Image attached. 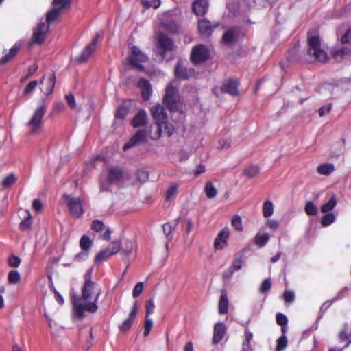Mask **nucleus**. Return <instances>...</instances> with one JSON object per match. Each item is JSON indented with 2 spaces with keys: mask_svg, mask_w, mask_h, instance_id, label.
Wrapping results in <instances>:
<instances>
[{
  "mask_svg": "<svg viewBox=\"0 0 351 351\" xmlns=\"http://www.w3.org/2000/svg\"><path fill=\"white\" fill-rule=\"evenodd\" d=\"M93 268H89L84 276V283L81 289L82 299L76 295L71 296L73 304V313L75 318L82 319L84 317V312L91 313H95L98 309L97 302L101 293V287L92 280Z\"/></svg>",
  "mask_w": 351,
  "mask_h": 351,
  "instance_id": "obj_1",
  "label": "nucleus"
},
{
  "mask_svg": "<svg viewBox=\"0 0 351 351\" xmlns=\"http://www.w3.org/2000/svg\"><path fill=\"white\" fill-rule=\"evenodd\" d=\"M47 112V106L43 103L38 106L30 116L26 127L29 135L34 136L40 133L44 123V117Z\"/></svg>",
  "mask_w": 351,
  "mask_h": 351,
  "instance_id": "obj_2",
  "label": "nucleus"
},
{
  "mask_svg": "<svg viewBox=\"0 0 351 351\" xmlns=\"http://www.w3.org/2000/svg\"><path fill=\"white\" fill-rule=\"evenodd\" d=\"M307 53L315 61L320 62H326L329 59L326 52L321 47L319 37L316 35L308 36Z\"/></svg>",
  "mask_w": 351,
  "mask_h": 351,
  "instance_id": "obj_3",
  "label": "nucleus"
},
{
  "mask_svg": "<svg viewBox=\"0 0 351 351\" xmlns=\"http://www.w3.org/2000/svg\"><path fill=\"white\" fill-rule=\"evenodd\" d=\"M163 102L171 112L179 110L180 96L172 83H170L166 88Z\"/></svg>",
  "mask_w": 351,
  "mask_h": 351,
  "instance_id": "obj_4",
  "label": "nucleus"
},
{
  "mask_svg": "<svg viewBox=\"0 0 351 351\" xmlns=\"http://www.w3.org/2000/svg\"><path fill=\"white\" fill-rule=\"evenodd\" d=\"M123 176V171L119 167H113L109 168L108 176L105 178V180L100 179V190L108 191L110 189V184L119 182Z\"/></svg>",
  "mask_w": 351,
  "mask_h": 351,
  "instance_id": "obj_5",
  "label": "nucleus"
},
{
  "mask_svg": "<svg viewBox=\"0 0 351 351\" xmlns=\"http://www.w3.org/2000/svg\"><path fill=\"white\" fill-rule=\"evenodd\" d=\"M69 3L70 0H53V8L47 12L46 19L43 20V23L49 25L51 23L55 21Z\"/></svg>",
  "mask_w": 351,
  "mask_h": 351,
  "instance_id": "obj_6",
  "label": "nucleus"
},
{
  "mask_svg": "<svg viewBox=\"0 0 351 351\" xmlns=\"http://www.w3.org/2000/svg\"><path fill=\"white\" fill-rule=\"evenodd\" d=\"M49 25L43 23V19L40 21L37 27L34 30L29 45H40L45 38L46 33L48 32Z\"/></svg>",
  "mask_w": 351,
  "mask_h": 351,
  "instance_id": "obj_7",
  "label": "nucleus"
},
{
  "mask_svg": "<svg viewBox=\"0 0 351 351\" xmlns=\"http://www.w3.org/2000/svg\"><path fill=\"white\" fill-rule=\"evenodd\" d=\"M209 57V51L204 45H198L193 47L191 59L195 64H201L206 61Z\"/></svg>",
  "mask_w": 351,
  "mask_h": 351,
  "instance_id": "obj_8",
  "label": "nucleus"
},
{
  "mask_svg": "<svg viewBox=\"0 0 351 351\" xmlns=\"http://www.w3.org/2000/svg\"><path fill=\"white\" fill-rule=\"evenodd\" d=\"M128 60L130 64L134 67L141 69V64L145 62L148 58L145 53H142L138 47L133 45L131 47V53Z\"/></svg>",
  "mask_w": 351,
  "mask_h": 351,
  "instance_id": "obj_9",
  "label": "nucleus"
},
{
  "mask_svg": "<svg viewBox=\"0 0 351 351\" xmlns=\"http://www.w3.org/2000/svg\"><path fill=\"white\" fill-rule=\"evenodd\" d=\"M147 130H138L123 146V150H128L132 147L144 143L147 141Z\"/></svg>",
  "mask_w": 351,
  "mask_h": 351,
  "instance_id": "obj_10",
  "label": "nucleus"
},
{
  "mask_svg": "<svg viewBox=\"0 0 351 351\" xmlns=\"http://www.w3.org/2000/svg\"><path fill=\"white\" fill-rule=\"evenodd\" d=\"M100 36L97 34L92 41L84 48L81 55L77 58V61L80 63L86 62L95 51L98 40Z\"/></svg>",
  "mask_w": 351,
  "mask_h": 351,
  "instance_id": "obj_11",
  "label": "nucleus"
},
{
  "mask_svg": "<svg viewBox=\"0 0 351 351\" xmlns=\"http://www.w3.org/2000/svg\"><path fill=\"white\" fill-rule=\"evenodd\" d=\"M66 206L71 215L75 218H80L84 214L83 204L80 199H66Z\"/></svg>",
  "mask_w": 351,
  "mask_h": 351,
  "instance_id": "obj_12",
  "label": "nucleus"
},
{
  "mask_svg": "<svg viewBox=\"0 0 351 351\" xmlns=\"http://www.w3.org/2000/svg\"><path fill=\"white\" fill-rule=\"evenodd\" d=\"M158 45L162 58H165L166 52L171 51L174 48L172 40L162 33L158 36Z\"/></svg>",
  "mask_w": 351,
  "mask_h": 351,
  "instance_id": "obj_13",
  "label": "nucleus"
},
{
  "mask_svg": "<svg viewBox=\"0 0 351 351\" xmlns=\"http://www.w3.org/2000/svg\"><path fill=\"white\" fill-rule=\"evenodd\" d=\"M219 26V23H211L206 19H200L198 22V28L200 34L206 36H210L213 29Z\"/></svg>",
  "mask_w": 351,
  "mask_h": 351,
  "instance_id": "obj_14",
  "label": "nucleus"
},
{
  "mask_svg": "<svg viewBox=\"0 0 351 351\" xmlns=\"http://www.w3.org/2000/svg\"><path fill=\"white\" fill-rule=\"evenodd\" d=\"M42 86L40 90L45 95L49 96L53 90L56 83V75L51 73L47 79L44 77L40 82Z\"/></svg>",
  "mask_w": 351,
  "mask_h": 351,
  "instance_id": "obj_15",
  "label": "nucleus"
},
{
  "mask_svg": "<svg viewBox=\"0 0 351 351\" xmlns=\"http://www.w3.org/2000/svg\"><path fill=\"white\" fill-rule=\"evenodd\" d=\"M230 236V230L228 228H223L215 239L214 247L217 250H221L226 246L228 239Z\"/></svg>",
  "mask_w": 351,
  "mask_h": 351,
  "instance_id": "obj_16",
  "label": "nucleus"
},
{
  "mask_svg": "<svg viewBox=\"0 0 351 351\" xmlns=\"http://www.w3.org/2000/svg\"><path fill=\"white\" fill-rule=\"evenodd\" d=\"M226 332V326L223 322H217L213 328V344H218L223 338Z\"/></svg>",
  "mask_w": 351,
  "mask_h": 351,
  "instance_id": "obj_17",
  "label": "nucleus"
},
{
  "mask_svg": "<svg viewBox=\"0 0 351 351\" xmlns=\"http://www.w3.org/2000/svg\"><path fill=\"white\" fill-rule=\"evenodd\" d=\"M151 114L157 123L162 124L167 119V115L165 109L160 104L156 105L151 108Z\"/></svg>",
  "mask_w": 351,
  "mask_h": 351,
  "instance_id": "obj_18",
  "label": "nucleus"
},
{
  "mask_svg": "<svg viewBox=\"0 0 351 351\" xmlns=\"http://www.w3.org/2000/svg\"><path fill=\"white\" fill-rule=\"evenodd\" d=\"M238 82L229 79L226 80L221 86V90L223 93H228L232 96L238 95Z\"/></svg>",
  "mask_w": 351,
  "mask_h": 351,
  "instance_id": "obj_19",
  "label": "nucleus"
},
{
  "mask_svg": "<svg viewBox=\"0 0 351 351\" xmlns=\"http://www.w3.org/2000/svg\"><path fill=\"white\" fill-rule=\"evenodd\" d=\"M23 45V42L21 40L17 41L12 47L10 49V51L8 53H5L1 59L0 64H4L11 60H12L17 53L19 52L20 48Z\"/></svg>",
  "mask_w": 351,
  "mask_h": 351,
  "instance_id": "obj_20",
  "label": "nucleus"
},
{
  "mask_svg": "<svg viewBox=\"0 0 351 351\" xmlns=\"http://www.w3.org/2000/svg\"><path fill=\"white\" fill-rule=\"evenodd\" d=\"M208 0H195L193 4V10L196 15L203 16L208 10Z\"/></svg>",
  "mask_w": 351,
  "mask_h": 351,
  "instance_id": "obj_21",
  "label": "nucleus"
},
{
  "mask_svg": "<svg viewBox=\"0 0 351 351\" xmlns=\"http://www.w3.org/2000/svg\"><path fill=\"white\" fill-rule=\"evenodd\" d=\"M163 125L159 123H152L147 130L148 136L153 140L158 139L162 133Z\"/></svg>",
  "mask_w": 351,
  "mask_h": 351,
  "instance_id": "obj_22",
  "label": "nucleus"
},
{
  "mask_svg": "<svg viewBox=\"0 0 351 351\" xmlns=\"http://www.w3.org/2000/svg\"><path fill=\"white\" fill-rule=\"evenodd\" d=\"M192 74V71L188 69L182 62H178L175 68V75L177 78L186 80Z\"/></svg>",
  "mask_w": 351,
  "mask_h": 351,
  "instance_id": "obj_23",
  "label": "nucleus"
},
{
  "mask_svg": "<svg viewBox=\"0 0 351 351\" xmlns=\"http://www.w3.org/2000/svg\"><path fill=\"white\" fill-rule=\"evenodd\" d=\"M229 300L228 294L226 289L221 290V296L219 301L218 310L219 313L221 315L226 314L228 311Z\"/></svg>",
  "mask_w": 351,
  "mask_h": 351,
  "instance_id": "obj_24",
  "label": "nucleus"
},
{
  "mask_svg": "<svg viewBox=\"0 0 351 351\" xmlns=\"http://www.w3.org/2000/svg\"><path fill=\"white\" fill-rule=\"evenodd\" d=\"M239 38V32L233 28L228 29L223 35L222 41L227 45H232Z\"/></svg>",
  "mask_w": 351,
  "mask_h": 351,
  "instance_id": "obj_25",
  "label": "nucleus"
},
{
  "mask_svg": "<svg viewBox=\"0 0 351 351\" xmlns=\"http://www.w3.org/2000/svg\"><path fill=\"white\" fill-rule=\"evenodd\" d=\"M138 86L141 88L143 99L148 100L150 97L152 89L149 82L143 78L138 81Z\"/></svg>",
  "mask_w": 351,
  "mask_h": 351,
  "instance_id": "obj_26",
  "label": "nucleus"
},
{
  "mask_svg": "<svg viewBox=\"0 0 351 351\" xmlns=\"http://www.w3.org/2000/svg\"><path fill=\"white\" fill-rule=\"evenodd\" d=\"M147 121V114L144 110H140L134 117L132 124L134 128L140 127L146 123Z\"/></svg>",
  "mask_w": 351,
  "mask_h": 351,
  "instance_id": "obj_27",
  "label": "nucleus"
},
{
  "mask_svg": "<svg viewBox=\"0 0 351 351\" xmlns=\"http://www.w3.org/2000/svg\"><path fill=\"white\" fill-rule=\"evenodd\" d=\"M23 215V219L19 224V228L22 231L27 230L31 228L32 226V216L28 210H23L21 214Z\"/></svg>",
  "mask_w": 351,
  "mask_h": 351,
  "instance_id": "obj_28",
  "label": "nucleus"
},
{
  "mask_svg": "<svg viewBox=\"0 0 351 351\" xmlns=\"http://www.w3.org/2000/svg\"><path fill=\"white\" fill-rule=\"evenodd\" d=\"M242 265H243V261H242L241 258H234L232 261V265L229 267L228 272L223 273V277H228V278L231 277L234 271H238L240 269H241Z\"/></svg>",
  "mask_w": 351,
  "mask_h": 351,
  "instance_id": "obj_29",
  "label": "nucleus"
},
{
  "mask_svg": "<svg viewBox=\"0 0 351 351\" xmlns=\"http://www.w3.org/2000/svg\"><path fill=\"white\" fill-rule=\"evenodd\" d=\"M335 170V167L333 164L331 163H324L319 165L317 167V171L323 176H329Z\"/></svg>",
  "mask_w": 351,
  "mask_h": 351,
  "instance_id": "obj_30",
  "label": "nucleus"
},
{
  "mask_svg": "<svg viewBox=\"0 0 351 351\" xmlns=\"http://www.w3.org/2000/svg\"><path fill=\"white\" fill-rule=\"evenodd\" d=\"M269 239V235L267 233H257L254 237V243L259 247L265 246Z\"/></svg>",
  "mask_w": 351,
  "mask_h": 351,
  "instance_id": "obj_31",
  "label": "nucleus"
},
{
  "mask_svg": "<svg viewBox=\"0 0 351 351\" xmlns=\"http://www.w3.org/2000/svg\"><path fill=\"white\" fill-rule=\"evenodd\" d=\"M137 248L136 241L133 240H127L124 243V245L123 247L122 251L126 254H130L133 251L136 250Z\"/></svg>",
  "mask_w": 351,
  "mask_h": 351,
  "instance_id": "obj_32",
  "label": "nucleus"
},
{
  "mask_svg": "<svg viewBox=\"0 0 351 351\" xmlns=\"http://www.w3.org/2000/svg\"><path fill=\"white\" fill-rule=\"evenodd\" d=\"M93 245V241L87 235H83L80 240V246L84 252H88Z\"/></svg>",
  "mask_w": 351,
  "mask_h": 351,
  "instance_id": "obj_33",
  "label": "nucleus"
},
{
  "mask_svg": "<svg viewBox=\"0 0 351 351\" xmlns=\"http://www.w3.org/2000/svg\"><path fill=\"white\" fill-rule=\"evenodd\" d=\"M112 255L110 252V248H106L97 253L95 256V262H102L110 258Z\"/></svg>",
  "mask_w": 351,
  "mask_h": 351,
  "instance_id": "obj_34",
  "label": "nucleus"
},
{
  "mask_svg": "<svg viewBox=\"0 0 351 351\" xmlns=\"http://www.w3.org/2000/svg\"><path fill=\"white\" fill-rule=\"evenodd\" d=\"M274 213V205L271 201L267 200L263 206V214L266 218L271 216Z\"/></svg>",
  "mask_w": 351,
  "mask_h": 351,
  "instance_id": "obj_35",
  "label": "nucleus"
},
{
  "mask_svg": "<svg viewBox=\"0 0 351 351\" xmlns=\"http://www.w3.org/2000/svg\"><path fill=\"white\" fill-rule=\"evenodd\" d=\"M136 178L140 183H145L149 178L148 171L143 169H138L136 171Z\"/></svg>",
  "mask_w": 351,
  "mask_h": 351,
  "instance_id": "obj_36",
  "label": "nucleus"
},
{
  "mask_svg": "<svg viewBox=\"0 0 351 351\" xmlns=\"http://www.w3.org/2000/svg\"><path fill=\"white\" fill-rule=\"evenodd\" d=\"M21 280V275L16 270H12L9 272L8 276V281L9 284L14 285L19 282Z\"/></svg>",
  "mask_w": 351,
  "mask_h": 351,
  "instance_id": "obj_37",
  "label": "nucleus"
},
{
  "mask_svg": "<svg viewBox=\"0 0 351 351\" xmlns=\"http://www.w3.org/2000/svg\"><path fill=\"white\" fill-rule=\"evenodd\" d=\"M245 335V341L243 343L242 351H252L250 342L252 339L253 335L250 331H246Z\"/></svg>",
  "mask_w": 351,
  "mask_h": 351,
  "instance_id": "obj_38",
  "label": "nucleus"
},
{
  "mask_svg": "<svg viewBox=\"0 0 351 351\" xmlns=\"http://www.w3.org/2000/svg\"><path fill=\"white\" fill-rule=\"evenodd\" d=\"M204 191L208 197H214L217 195V193L216 188L210 182L206 183L204 187Z\"/></svg>",
  "mask_w": 351,
  "mask_h": 351,
  "instance_id": "obj_39",
  "label": "nucleus"
},
{
  "mask_svg": "<svg viewBox=\"0 0 351 351\" xmlns=\"http://www.w3.org/2000/svg\"><path fill=\"white\" fill-rule=\"evenodd\" d=\"M335 220V216L332 213H327L322 217L321 223L326 227L332 223Z\"/></svg>",
  "mask_w": 351,
  "mask_h": 351,
  "instance_id": "obj_40",
  "label": "nucleus"
},
{
  "mask_svg": "<svg viewBox=\"0 0 351 351\" xmlns=\"http://www.w3.org/2000/svg\"><path fill=\"white\" fill-rule=\"evenodd\" d=\"M259 172V169L256 165H252L247 167L244 170V175L247 176L248 178H254L255 177Z\"/></svg>",
  "mask_w": 351,
  "mask_h": 351,
  "instance_id": "obj_41",
  "label": "nucleus"
},
{
  "mask_svg": "<svg viewBox=\"0 0 351 351\" xmlns=\"http://www.w3.org/2000/svg\"><path fill=\"white\" fill-rule=\"evenodd\" d=\"M287 346V339L286 335H282L277 340L276 351H282Z\"/></svg>",
  "mask_w": 351,
  "mask_h": 351,
  "instance_id": "obj_42",
  "label": "nucleus"
},
{
  "mask_svg": "<svg viewBox=\"0 0 351 351\" xmlns=\"http://www.w3.org/2000/svg\"><path fill=\"white\" fill-rule=\"evenodd\" d=\"M176 228V223H166L163 225V231L164 233L167 236H171L173 232L175 230ZM171 238H170L171 239Z\"/></svg>",
  "mask_w": 351,
  "mask_h": 351,
  "instance_id": "obj_43",
  "label": "nucleus"
},
{
  "mask_svg": "<svg viewBox=\"0 0 351 351\" xmlns=\"http://www.w3.org/2000/svg\"><path fill=\"white\" fill-rule=\"evenodd\" d=\"M337 204L335 199H330L327 203L323 204L321 207V210L323 213H327L332 210Z\"/></svg>",
  "mask_w": 351,
  "mask_h": 351,
  "instance_id": "obj_44",
  "label": "nucleus"
},
{
  "mask_svg": "<svg viewBox=\"0 0 351 351\" xmlns=\"http://www.w3.org/2000/svg\"><path fill=\"white\" fill-rule=\"evenodd\" d=\"M16 180L14 174L12 173L6 176L2 181V185L5 188L12 186Z\"/></svg>",
  "mask_w": 351,
  "mask_h": 351,
  "instance_id": "obj_45",
  "label": "nucleus"
},
{
  "mask_svg": "<svg viewBox=\"0 0 351 351\" xmlns=\"http://www.w3.org/2000/svg\"><path fill=\"white\" fill-rule=\"evenodd\" d=\"M91 229L95 232H101L105 230V225L100 220H93L91 225Z\"/></svg>",
  "mask_w": 351,
  "mask_h": 351,
  "instance_id": "obj_46",
  "label": "nucleus"
},
{
  "mask_svg": "<svg viewBox=\"0 0 351 351\" xmlns=\"http://www.w3.org/2000/svg\"><path fill=\"white\" fill-rule=\"evenodd\" d=\"M121 245V243L120 241H114L108 248H110V252L113 256L119 252Z\"/></svg>",
  "mask_w": 351,
  "mask_h": 351,
  "instance_id": "obj_47",
  "label": "nucleus"
},
{
  "mask_svg": "<svg viewBox=\"0 0 351 351\" xmlns=\"http://www.w3.org/2000/svg\"><path fill=\"white\" fill-rule=\"evenodd\" d=\"M283 300L285 303L291 304L295 300V293L293 291L285 290L283 293Z\"/></svg>",
  "mask_w": 351,
  "mask_h": 351,
  "instance_id": "obj_48",
  "label": "nucleus"
},
{
  "mask_svg": "<svg viewBox=\"0 0 351 351\" xmlns=\"http://www.w3.org/2000/svg\"><path fill=\"white\" fill-rule=\"evenodd\" d=\"M232 226L235 228V229L239 232H241L243 230V225H242V220L241 217L239 216H234L231 221Z\"/></svg>",
  "mask_w": 351,
  "mask_h": 351,
  "instance_id": "obj_49",
  "label": "nucleus"
},
{
  "mask_svg": "<svg viewBox=\"0 0 351 351\" xmlns=\"http://www.w3.org/2000/svg\"><path fill=\"white\" fill-rule=\"evenodd\" d=\"M339 338L340 341H347L348 343L346 345L345 348L348 347V345L351 343V330L350 333H348L346 329H343L339 335Z\"/></svg>",
  "mask_w": 351,
  "mask_h": 351,
  "instance_id": "obj_50",
  "label": "nucleus"
},
{
  "mask_svg": "<svg viewBox=\"0 0 351 351\" xmlns=\"http://www.w3.org/2000/svg\"><path fill=\"white\" fill-rule=\"evenodd\" d=\"M305 211L308 215H315L317 212V208L313 202H308L306 204Z\"/></svg>",
  "mask_w": 351,
  "mask_h": 351,
  "instance_id": "obj_51",
  "label": "nucleus"
},
{
  "mask_svg": "<svg viewBox=\"0 0 351 351\" xmlns=\"http://www.w3.org/2000/svg\"><path fill=\"white\" fill-rule=\"evenodd\" d=\"M271 287V282L269 278L265 279L261 283L259 291L261 293L267 292Z\"/></svg>",
  "mask_w": 351,
  "mask_h": 351,
  "instance_id": "obj_52",
  "label": "nucleus"
},
{
  "mask_svg": "<svg viewBox=\"0 0 351 351\" xmlns=\"http://www.w3.org/2000/svg\"><path fill=\"white\" fill-rule=\"evenodd\" d=\"M162 133L167 134L168 136H170L174 131V127L172 124L168 123L167 121H164Z\"/></svg>",
  "mask_w": 351,
  "mask_h": 351,
  "instance_id": "obj_53",
  "label": "nucleus"
},
{
  "mask_svg": "<svg viewBox=\"0 0 351 351\" xmlns=\"http://www.w3.org/2000/svg\"><path fill=\"white\" fill-rule=\"evenodd\" d=\"M144 288L143 282H138L133 289L132 296L134 298H138L143 292Z\"/></svg>",
  "mask_w": 351,
  "mask_h": 351,
  "instance_id": "obj_54",
  "label": "nucleus"
},
{
  "mask_svg": "<svg viewBox=\"0 0 351 351\" xmlns=\"http://www.w3.org/2000/svg\"><path fill=\"white\" fill-rule=\"evenodd\" d=\"M182 227L189 234L193 228V223L191 219H184L182 223Z\"/></svg>",
  "mask_w": 351,
  "mask_h": 351,
  "instance_id": "obj_55",
  "label": "nucleus"
},
{
  "mask_svg": "<svg viewBox=\"0 0 351 351\" xmlns=\"http://www.w3.org/2000/svg\"><path fill=\"white\" fill-rule=\"evenodd\" d=\"M155 308L154 301L153 298L149 299V300L146 303L145 309V316L149 317V315L152 314Z\"/></svg>",
  "mask_w": 351,
  "mask_h": 351,
  "instance_id": "obj_56",
  "label": "nucleus"
},
{
  "mask_svg": "<svg viewBox=\"0 0 351 351\" xmlns=\"http://www.w3.org/2000/svg\"><path fill=\"white\" fill-rule=\"evenodd\" d=\"M153 326V323L149 317L145 316V321L144 324V336H147Z\"/></svg>",
  "mask_w": 351,
  "mask_h": 351,
  "instance_id": "obj_57",
  "label": "nucleus"
},
{
  "mask_svg": "<svg viewBox=\"0 0 351 351\" xmlns=\"http://www.w3.org/2000/svg\"><path fill=\"white\" fill-rule=\"evenodd\" d=\"M178 186L176 184H171L166 191L165 197H171L177 194Z\"/></svg>",
  "mask_w": 351,
  "mask_h": 351,
  "instance_id": "obj_58",
  "label": "nucleus"
},
{
  "mask_svg": "<svg viewBox=\"0 0 351 351\" xmlns=\"http://www.w3.org/2000/svg\"><path fill=\"white\" fill-rule=\"evenodd\" d=\"M8 265L12 267H17L21 264V259L19 256L12 255L8 260Z\"/></svg>",
  "mask_w": 351,
  "mask_h": 351,
  "instance_id": "obj_59",
  "label": "nucleus"
},
{
  "mask_svg": "<svg viewBox=\"0 0 351 351\" xmlns=\"http://www.w3.org/2000/svg\"><path fill=\"white\" fill-rule=\"evenodd\" d=\"M128 114V109L125 106H120L116 112V118L123 119Z\"/></svg>",
  "mask_w": 351,
  "mask_h": 351,
  "instance_id": "obj_60",
  "label": "nucleus"
},
{
  "mask_svg": "<svg viewBox=\"0 0 351 351\" xmlns=\"http://www.w3.org/2000/svg\"><path fill=\"white\" fill-rule=\"evenodd\" d=\"M133 322H134L133 320L128 318L121 324V325H120V326H119L120 330L122 332L128 331L131 328Z\"/></svg>",
  "mask_w": 351,
  "mask_h": 351,
  "instance_id": "obj_61",
  "label": "nucleus"
},
{
  "mask_svg": "<svg viewBox=\"0 0 351 351\" xmlns=\"http://www.w3.org/2000/svg\"><path fill=\"white\" fill-rule=\"evenodd\" d=\"M143 3L147 8L157 9L160 5V0H143Z\"/></svg>",
  "mask_w": 351,
  "mask_h": 351,
  "instance_id": "obj_62",
  "label": "nucleus"
},
{
  "mask_svg": "<svg viewBox=\"0 0 351 351\" xmlns=\"http://www.w3.org/2000/svg\"><path fill=\"white\" fill-rule=\"evenodd\" d=\"M65 99L69 108H71V109H75L76 108L75 99L72 94L69 93L66 95Z\"/></svg>",
  "mask_w": 351,
  "mask_h": 351,
  "instance_id": "obj_63",
  "label": "nucleus"
},
{
  "mask_svg": "<svg viewBox=\"0 0 351 351\" xmlns=\"http://www.w3.org/2000/svg\"><path fill=\"white\" fill-rule=\"evenodd\" d=\"M38 86V82L33 80L30 82L24 89V94L27 95L31 93Z\"/></svg>",
  "mask_w": 351,
  "mask_h": 351,
  "instance_id": "obj_64",
  "label": "nucleus"
}]
</instances>
